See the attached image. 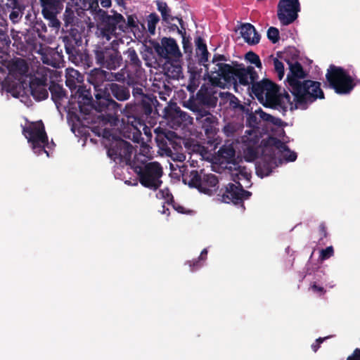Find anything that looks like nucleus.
I'll list each match as a JSON object with an SVG mask.
<instances>
[{
	"mask_svg": "<svg viewBox=\"0 0 360 360\" xmlns=\"http://www.w3.org/2000/svg\"><path fill=\"white\" fill-rule=\"evenodd\" d=\"M186 264L189 265L191 271L193 272L199 269L202 266L203 261L198 258L193 261H188Z\"/></svg>",
	"mask_w": 360,
	"mask_h": 360,
	"instance_id": "5fc2aeb1",
	"label": "nucleus"
},
{
	"mask_svg": "<svg viewBox=\"0 0 360 360\" xmlns=\"http://www.w3.org/2000/svg\"><path fill=\"white\" fill-rule=\"evenodd\" d=\"M201 75L200 72L195 71L194 70H191L190 71V77L188 81V84L187 86V89L191 93H193L200 84V79Z\"/></svg>",
	"mask_w": 360,
	"mask_h": 360,
	"instance_id": "e433bc0d",
	"label": "nucleus"
},
{
	"mask_svg": "<svg viewBox=\"0 0 360 360\" xmlns=\"http://www.w3.org/2000/svg\"><path fill=\"white\" fill-rule=\"evenodd\" d=\"M121 70L115 74V79L117 82H125L129 88L131 87V94L134 101L128 103L121 110V115L127 121L131 120L143 121L150 117L156 103H158L156 96L153 94H146V87L143 84L144 75L125 76Z\"/></svg>",
	"mask_w": 360,
	"mask_h": 360,
	"instance_id": "f03ea898",
	"label": "nucleus"
},
{
	"mask_svg": "<svg viewBox=\"0 0 360 360\" xmlns=\"http://www.w3.org/2000/svg\"><path fill=\"white\" fill-rule=\"evenodd\" d=\"M251 93L264 107L275 109L285 116L286 107L284 106L283 94L279 93V86L269 79L253 82L250 86Z\"/></svg>",
	"mask_w": 360,
	"mask_h": 360,
	"instance_id": "39448f33",
	"label": "nucleus"
},
{
	"mask_svg": "<svg viewBox=\"0 0 360 360\" xmlns=\"http://www.w3.org/2000/svg\"><path fill=\"white\" fill-rule=\"evenodd\" d=\"M232 180L236 184H228L224 188H221L218 196L221 198V201L225 203L233 202L235 205L240 204L243 209L245 208L243 202L245 200L248 199L252 193L243 188V186L240 183L241 176L248 178V174L245 172L240 167L236 173L231 174Z\"/></svg>",
	"mask_w": 360,
	"mask_h": 360,
	"instance_id": "423d86ee",
	"label": "nucleus"
},
{
	"mask_svg": "<svg viewBox=\"0 0 360 360\" xmlns=\"http://www.w3.org/2000/svg\"><path fill=\"white\" fill-rule=\"evenodd\" d=\"M219 96L229 103V108L234 111H239L243 113L248 112L249 109L241 104L238 98L233 94L230 92H220Z\"/></svg>",
	"mask_w": 360,
	"mask_h": 360,
	"instance_id": "2f4dec72",
	"label": "nucleus"
},
{
	"mask_svg": "<svg viewBox=\"0 0 360 360\" xmlns=\"http://www.w3.org/2000/svg\"><path fill=\"white\" fill-rule=\"evenodd\" d=\"M9 82H10V79L8 78H6L3 82H2V88L6 90L7 92H9L11 94H12L13 96H15V85L17 84H12L11 86L9 84Z\"/></svg>",
	"mask_w": 360,
	"mask_h": 360,
	"instance_id": "864d4df0",
	"label": "nucleus"
},
{
	"mask_svg": "<svg viewBox=\"0 0 360 360\" xmlns=\"http://www.w3.org/2000/svg\"><path fill=\"white\" fill-rule=\"evenodd\" d=\"M76 16L75 12L71 8L66 7L65 11L63 13V20L65 23V26L68 27V26H72L75 23V20L76 19Z\"/></svg>",
	"mask_w": 360,
	"mask_h": 360,
	"instance_id": "37998d69",
	"label": "nucleus"
},
{
	"mask_svg": "<svg viewBox=\"0 0 360 360\" xmlns=\"http://www.w3.org/2000/svg\"><path fill=\"white\" fill-rule=\"evenodd\" d=\"M290 92L294 96L293 101H291V96L288 92L284 91L283 95L286 112L288 109L290 111L297 109L307 110L317 99L325 98L321 83L310 79H304L298 84H294L290 88Z\"/></svg>",
	"mask_w": 360,
	"mask_h": 360,
	"instance_id": "7ed1b4c3",
	"label": "nucleus"
},
{
	"mask_svg": "<svg viewBox=\"0 0 360 360\" xmlns=\"http://www.w3.org/2000/svg\"><path fill=\"white\" fill-rule=\"evenodd\" d=\"M256 114H258L260 121L262 120L268 123H270L274 117L273 115L264 112L261 108L256 110Z\"/></svg>",
	"mask_w": 360,
	"mask_h": 360,
	"instance_id": "13d9d810",
	"label": "nucleus"
},
{
	"mask_svg": "<svg viewBox=\"0 0 360 360\" xmlns=\"http://www.w3.org/2000/svg\"><path fill=\"white\" fill-rule=\"evenodd\" d=\"M137 17L135 15H129L127 16V20L124 18V25L122 26V32H126L129 29H138Z\"/></svg>",
	"mask_w": 360,
	"mask_h": 360,
	"instance_id": "ea45409f",
	"label": "nucleus"
},
{
	"mask_svg": "<svg viewBox=\"0 0 360 360\" xmlns=\"http://www.w3.org/2000/svg\"><path fill=\"white\" fill-rule=\"evenodd\" d=\"M217 94V92L213 87L203 84L197 93L196 100L199 104L214 108L216 106L218 101Z\"/></svg>",
	"mask_w": 360,
	"mask_h": 360,
	"instance_id": "4be33fe9",
	"label": "nucleus"
},
{
	"mask_svg": "<svg viewBox=\"0 0 360 360\" xmlns=\"http://www.w3.org/2000/svg\"><path fill=\"white\" fill-rule=\"evenodd\" d=\"M125 56V68L122 69L125 76L144 75L145 71L142 68V62L133 47L124 51Z\"/></svg>",
	"mask_w": 360,
	"mask_h": 360,
	"instance_id": "6ab92c4d",
	"label": "nucleus"
},
{
	"mask_svg": "<svg viewBox=\"0 0 360 360\" xmlns=\"http://www.w3.org/2000/svg\"><path fill=\"white\" fill-rule=\"evenodd\" d=\"M133 152V146L127 141L119 139L111 142L108 149V156L114 161H130Z\"/></svg>",
	"mask_w": 360,
	"mask_h": 360,
	"instance_id": "f3484780",
	"label": "nucleus"
},
{
	"mask_svg": "<svg viewBox=\"0 0 360 360\" xmlns=\"http://www.w3.org/2000/svg\"><path fill=\"white\" fill-rule=\"evenodd\" d=\"M106 74L105 72L98 68H94L91 71L87 77V81L94 86V96L99 92V90H103L105 84L103 82L105 81Z\"/></svg>",
	"mask_w": 360,
	"mask_h": 360,
	"instance_id": "bb28decb",
	"label": "nucleus"
},
{
	"mask_svg": "<svg viewBox=\"0 0 360 360\" xmlns=\"http://www.w3.org/2000/svg\"><path fill=\"white\" fill-rule=\"evenodd\" d=\"M167 117L172 124L173 127H180L186 125L190 119V116L182 111L179 107L172 108L167 112Z\"/></svg>",
	"mask_w": 360,
	"mask_h": 360,
	"instance_id": "cd10ccee",
	"label": "nucleus"
},
{
	"mask_svg": "<svg viewBox=\"0 0 360 360\" xmlns=\"http://www.w3.org/2000/svg\"><path fill=\"white\" fill-rule=\"evenodd\" d=\"M153 48L160 58H165L167 61L179 62L182 57L176 41L172 37L162 38L160 44L155 43Z\"/></svg>",
	"mask_w": 360,
	"mask_h": 360,
	"instance_id": "4468645a",
	"label": "nucleus"
},
{
	"mask_svg": "<svg viewBox=\"0 0 360 360\" xmlns=\"http://www.w3.org/2000/svg\"><path fill=\"white\" fill-rule=\"evenodd\" d=\"M347 360H360V349H356L353 356H350Z\"/></svg>",
	"mask_w": 360,
	"mask_h": 360,
	"instance_id": "338daca9",
	"label": "nucleus"
},
{
	"mask_svg": "<svg viewBox=\"0 0 360 360\" xmlns=\"http://www.w3.org/2000/svg\"><path fill=\"white\" fill-rule=\"evenodd\" d=\"M276 166V160L274 156H265L257 165V174L261 177L267 176Z\"/></svg>",
	"mask_w": 360,
	"mask_h": 360,
	"instance_id": "c756f323",
	"label": "nucleus"
},
{
	"mask_svg": "<svg viewBox=\"0 0 360 360\" xmlns=\"http://www.w3.org/2000/svg\"><path fill=\"white\" fill-rule=\"evenodd\" d=\"M167 195L169 197V200H167L168 203H171L172 205L173 208L175 210H176L178 212L181 213V214H186V213H188L191 212V211L187 212L186 210L185 207H184L183 206L179 205V204L175 203L174 197L172 194H169Z\"/></svg>",
	"mask_w": 360,
	"mask_h": 360,
	"instance_id": "603ef678",
	"label": "nucleus"
},
{
	"mask_svg": "<svg viewBox=\"0 0 360 360\" xmlns=\"http://www.w3.org/2000/svg\"><path fill=\"white\" fill-rule=\"evenodd\" d=\"M223 153L226 155L229 158L234 157L235 155V150L233 148H229L223 150Z\"/></svg>",
	"mask_w": 360,
	"mask_h": 360,
	"instance_id": "774afa93",
	"label": "nucleus"
},
{
	"mask_svg": "<svg viewBox=\"0 0 360 360\" xmlns=\"http://www.w3.org/2000/svg\"><path fill=\"white\" fill-rule=\"evenodd\" d=\"M300 11L299 0H279L277 6V16L283 25L292 23Z\"/></svg>",
	"mask_w": 360,
	"mask_h": 360,
	"instance_id": "2eb2a0df",
	"label": "nucleus"
},
{
	"mask_svg": "<svg viewBox=\"0 0 360 360\" xmlns=\"http://www.w3.org/2000/svg\"><path fill=\"white\" fill-rule=\"evenodd\" d=\"M112 15L105 14L102 16L101 32L108 39L110 35L117 33V30L122 32V26L124 25V17L122 14L112 11Z\"/></svg>",
	"mask_w": 360,
	"mask_h": 360,
	"instance_id": "a211bd4d",
	"label": "nucleus"
},
{
	"mask_svg": "<svg viewBox=\"0 0 360 360\" xmlns=\"http://www.w3.org/2000/svg\"><path fill=\"white\" fill-rule=\"evenodd\" d=\"M156 110H153V113L150 115V117L147 120H136V122L133 120L127 121L124 119V116L122 115L121 122L123 127L121 129V134L122 136L127 139L131 140L134 143H139L143 139L141 137V128L143 129L144 134L147 136L148 139H150L152 137L151 129L150 126H153L156 124Z\"/></svg>",
	"mask_w": 360,
	"mask_h": 360,
	"instance_id": "6e6552de",
	"label": "nucleus"
},
{
	"mask_svg": "<svg viewBox=\"0 0 360 360\" xmlns=\"http://www.w3.org/2000/svg\"><path fill=\"white\" fill-rule=\"evenodd\" d=\"M41 8V14L44 18L49 20V25L58 29L60 22L57 18V15L63 8V0H39Z\"/></svg>",
	"mask_w": 360,
	"mask_h": 360,
	"instance_id": "dca6fc26",
	"label": "nucleus"
},
{
	"mask_svg": "<svg viewBox=\"0 0 360 360\" xmlns=\"http://www.w3.org/2000/svg\"><path fill=\"white\" fill-rule=\"evenodd\" d=\"M215 73L226 82L233 84L236 91H238V83L243 86L252 84L258 79V74L252 66L245 67L243 63H233V65L227 63H217Z\"/></svg>",
	"mask_w": 360,
	"mask_h": 360,
	"instance_id": "20e7f679",
	"label": "nucleus"
},
{
	"mask_svg": "<svg viewBox=\"0 0 360 360\" xmlns=\"http://www.w3.org/2000/svg\"><path fill=\"white\" fill-rule=\"evenodd\" d=\"M63 42L66 53L68 56L72 54L83 47L82 33L77 29L70 28V32L63 37Z\"/></svg>",
	"mask_w": 360,
	"mask_h": 360,
	"instance_id": "412c9836",
	"label": "nucleus"
},
{
	"mask_svg": "<svg viewBox=\"0 0 360 360\" xmlns=\"http://www.w3.org/2000/svg\"><path fill=\"white\" fill-rule=\"evenodd\" d=\"M14 70L18 71L20 75H25L28 71V66L24 59L18 58L13 64Z\"/></svg>",
	"mask_w": 360,
	"mask_h": 360,
	"instance_id": "c03bdc74",
	"label": "nucleus"
},
{
	"mask_svg": "<svg viewBox=\"0 0 360 360\" xmlns=\"http://www.w3.org/2000/svg\"><path fill=\"white\" fill-rule=\"evenodd\" d=\"M319 231L321 236L319 239L320 240H322L324 238H327V236H328L327 227L324 222H322L319 224Z\"/></svg>",
	"mask_w": 360,
	"mask_h": 360,
	"instance_id": "680f3d73",
	"label": "nucleus"
},
{
	"mask_svg": "<svg viewBox=\"0 0 360 360\" xmlns=\"http://www.w3.org/2000/svg\"><path fill=\"white\" fill-rule=\"evenodd\" d=\"M47 79L46 77H34L30 82V90L32 97L38 101L48 98Z\"/></svg>",
	"mask_w": 360,
	"mask_h": 360,
	"instance_id": "5701e85b",
	"label": "nucleus"
},
{
	"mask_svg": "<svg viewBox=\"0 0 360 360\" xmlns=\"http://www.w3.org/2000/svg\"><path fill=\"white\" fill-rule=\"evenodd\" d=\"M160 21L158 15L155 13H152L147 17V26L148 30L151 34L155 32L156 25Z\"/></svg>",
	"mask_w": 360,
	"mask_h": 360,
	"instance_id": "a19ab883",
	"label": "nucleus"
},
{
	"mask_svg": "<svg viewBox=\"0 0 360 360\" xmlns=\"http://www.w3.org/2000/svg\"><path fill=\"white\" fill-rule=\"evenodd\" d=\"M158 10L160 12L162 20L169 23L170 21L176 19L178 20L179 17H174L171 15V9L168 7L166 2L157 0L155 1Z\"/></svg>",
	"mask_w": 360,
	"mask_h": 360,
	"instance_id": "c9c22d12",
	"label": "nucleus"
},
{
	"mask_svg": "<svg viewBox=\"0 0 360 360\" xmlns=\"http://www.w3.org/2000/svg\"><path fill=\"white\" fill-rule=\"evenodd\" d=\"M167 74L169 77L178 79L181 77L182 74L181 65L178 63V62L175 63L174 64H170V65L167 68Z\"/></svg>",
	"mask_w": 360,
	"mask_h": 360,
	"instance_id": "58836bf2",
	"label": "nucleus"
},
{
	"mask_svg": "<svg viewBox=\"0 0 360 360\" xmlns=\"http://www.w3.org/2000/svg\"><path fill=\"white\" fill-rule=\"evenodd\" d=\"M22 133L32 144L35 153L41 154L44 152L49 156V152L45 149V146H49L48 136L41 120L32 122L29 126L23 127Z\"/></svg>",
	"mask_w": 360,
	"mask_h": 360,
	"instance_id": "9b49d317",
	"label": "nucleus"
},
{
	"mask_svg": "<svg viewBox=\"0 0 360 360\" xmlns=\"http://www.w3.org/2000/svg\"><path fill=\"white\" fill-rule=\"evenodd\" d=\"M287 62L290 66V71L286 79L290 88H291L294 86V84L302 82L306 77L307 74L299 62L296 61L294 63H290V60H287Z\"/></svg>",
	"mask_w": 360,
	"mask_h": 360,
	"instance_id": "b1692460",
	"label": "nucleus"
},
{
	"mask_svg": "<svg viewBox=\"0 0 360 360\" xmlns=\"http://www.w3.org/2000/svg\"><path fill=\"white\" fill-rule=\"evenodd\" d=\"M240 30L242 37L248 44L255 45L259 42L260 35L252 24L245 23L241 25Z\"/></svg>",
	"mask_w": 360,
	"mask_h": 360,
	"instance_id": "c85d7f7f",
	"label": "nucleus"
},
{
	"mask_svg": "<svg viewBox=\"0 0 360 360\" xmlns=\"http://www.w3.org/2000/svg\"><path fill=\"white\" fill-rule=\"evenodd\" d=\"M334 255V250L333 246L327 247L325 249H322L320 252V256L319 258L321 260H326L333 256Z\"/></svg>",
	"mask_w": 360,
	"mask_h": 360,
	"instance_id": "3c124183",
	"label": "nucleus"
},
{
	"mask_svg": "<svg viewBox=\"0 0 360 360\" xmlns=\"http://www.w3.org/2000/svg\"><path fill=\"white\" fill-rule=\"evenodd\" d=\"M274 65L276 72L279 79H282L284 77V65L283 63L278 58L274 59Z\"/></svg>",
	"mask_w": 360,
	"mask_h": 360,
	"instance_id": "8fccbe9b",
	"label": "nucleus"
},
{
	"mask_svg": "<svg viewBox=\"0 0 360 360\" xmlns=\"http://www.w3.org/2000/svg\"><path fill=\"white\" fill-rule=\"evenodd\" d=\"M117 44L113 40L110 46L97 45L94 49L96 63L108 70H116L122 63V57L115 46Z\"/></svg>",
	"mask_w": 360,
	"mask_h": 360,
	"instance_id": "9d476101",
	"label": "nucleus"
},
{
	"mask_svg": "<svg viewBox=\"0 0 360 360\" xmlns=\"http://www.w3.org/2000/svg\"><path fill=\"white\" fill-rule=\"evenodd\" d=\"M155 132L157 146L166 155L172 157L181 148V143L174 131H165L158 127L155 129Z\"/></svg>",
	"mask_w": 360,
	"mask_h": 360,
	"instance_id": "f8f14e48",
	"label": "nucleus"
},
{
	"mask_svg": "<svg viewBox=\"0 0 360 360\" xmlns=\"http://www.w3.org/2000/svg\"><path fill=\"white\" fill-rule=\"evenodd\" d=\"M50 91L51 99L56 105V108H59L62 105V103L65 99H67V94L65 90L58 84L52 82L49 86Z\"/></svg>",
	"mask_w": 360,
	"mask_h": 360,
	"instance_id": "7c9ffc66",
	"label": "nucleus"
},
{
	"mask_svg": "<svg viewBox=\"0 0 360 360\" xmlns=\"http://www.w3.org/2000/svg\"><path fill=\"white\" fill-rule=\"evenodd\" d=\"M311 290L313 292L316 293H319L320 295H323L326 292V290L324 288L321 286L317 285L316 283H313L311 286Z\"/></svg>",
	"mask_w": 360,
	"mask_h": 360,
	"instance_id": "0e129e2a",
	"label": "nucleus"
},
{
	"mask_svg": "<svg viewBox=\"0 0 360 360\" xmlns=\"http://www.w3.org/2000/svg\"><path fill=\"white\" fill-rule=\"evenodd\" d=\"M32 29L39 38L44 39L46 37L45 33L47 32V27L41 20H36L33 22Z\"/></svg>",
	"mask_w": 360,
	"mask_h": 360,
	"instance_id": "4c0bfd02",
	"label": "nucleus"
},
{
	"mask_svg": "<svg viewBox=\"0 0 360 360\" xmlns=\"http://www.w3.org/2000/svg\"><path fill=\"white\" fill-rule=\"evenodd\" d=\"M248 115L247 117V125H248L250 127H257L260 124V119L259 117H258V114H256V111L255 113L250 112L247 113Z\"/></svg>",
	"mask_w": 360,
	"mask_h": 360,
	"instance_id": "de8ad7c7",
	"label": "nucleus"
},
{
	"mask_svg": "<svg viewBox=\"0 0 360 360\" xmlns=\"http://www.w3.org/2000/svg\"><path fill=\"white\" fill-rule=\"evenodd\" d=\"M219 180L213 174H202L200 187L198 191L205 194L211 195L218 189Z\"/></svg>",
	"mask_w": 360,
	"mask_h": 360,
	"instance_id": "a878e982",
	"label": "nucleus"
},
{
	"mask_svg": "<svg viewBox=\"0 0 360 360\" xmlns=\"http://www.w3.org/2000/svg\"><path fill=\"white\" fill-rule=\"evenodd\" d=\"M267 143L269 146L274 147L281 152L288 150V146L278 138L269 137Z\"/></svg>",
	"mask_w": 360,
	"mask_h": 360,
	"instance_id": "a18cd8bd",
	"label": "nucleus"
},
{
	"mask_svg": "<svg viewBox=\"0 0 360 360\" xmlns=\"http://www.w3.org/2000/svg\"><path fill=\"white\" fill-rule=\"evenodd\" d=\"M178 21L179 22L180 26L184 30H181L179 32V34L182 37V45L183 49L185 53L188 55L191 54L193 52V45L191 43V37L188 34H186V28L184 27V22L182 18H178Z\"/></svg>",
	"mask_w": 360,
	"mask_h": 360,
	"instance_id": "f704fd0d",
	"label": "nucleus"
},
{
	"mask_svg": "<svg viewBox=\"0 0 360 360\" xmlns=\"http://www.w3.org/2000/svg\"><path fill=\"white\" fill-rule=\"evenodd\" d=\"M11 40L5 34H0V49L3 51L5 49H7L9 47L11 44Z\"/></svg>",
	"mask_w": 360,
	"mask_h": 360,
	"instance_id": "6e6d98bb",
	"label": "nucleus"
},
{
	"mask_svg": "<svg viewBox=\"0 0 360 360\" xmlns=\"http://www.w3.org/2000/svg\"><path fill=\"white\" fill-rule=\"evenodd\" d=\"M1 1L4 2V0H1ZM20 6L22 5L20 4V0H6L4 4L5 11H10L11 8Z\"/></svg>",
	"mask_w": 360,
	"mask_h": 360,
	"instance_id": "4d7b16f0",
	"label": "nucleus"
},
{
	"mask_svg": "<svg viewBox=\"0 0 360 360\" xmlns=\"http://www.w3.org/2000/svg\"><path fill=\"white\" fill-rule=\"evenodd\" d=\"M226 57L224 56V55H221V54H214V56H213V58H212V63H217L215 65H217V63H219V61H226ZM215 68H217V66L215 65L214 67V70L213 71V72H215Z\"/></svg>",
	"mask_w": 360,
	"mask_h": 360,
	"instance_id": "e2e57ef3",
	"label": "nucleus"
},
{
	"mask_svg": "<svg viewBox=\"0 0 360 360\" xmlns=\"http://www.w3.org/2000/svg\"><path fill=\"white\" fill-rule=\"evenodd\" d=\"M81 75L77 70L74 69H68L66 74L65 84L72 91V97L68 101L69 111L74 112V110H79L77 98H75V94L80 86L83 85H77V83L81 82Z\"/></svg>",
	"mask_w": 360,
	"mask_h": 360,
	"instance_id": "aec40b11",
	"label": "nucleus"
},
{
	"mask_svg": "<svg viewBox=\"0 0 360 360\" xmlns=\"http://www.w3.org/2000/svg\"><path fill=\"white\" fill-rule=\"evenodd\" d=\"M267 38L273 44H276L280 39L279 31L276 27H270L267 30Z\"/></svg>",
	"mask_w": 360,
	"mask_h": 360,
	"instance_id": "09e8293b",
	"label": "nucleus"
},
{
	"mask_svg": "<svg viewBox=\"0 0 360 360\" xmlns=\"http://www.w3.org/2000/svg\"><path fill=\"white\" fill-rule=\"evenodd\" d=\"M202 172H199L197 170H191V172H186L183 174L182 178L184 184H188L191 188H195L198 190L200 187L201 179Z\"/></svg>",
	"mask_w": 360,
	"mask_h": 360,
	"instance_id": "72a5a7b5",
	"label": "nucleus"
},
{
	"mask_svg": "<svg viewBox=\"0 0 360 360\" xmlns=\"http://www.w3.org/2000/svg\"><path fill=\"white\" fill-rule=\"evenodd\" d=\"M196 46V54L198 57V62L200 65H204L207 68L206 63L208 61L209 52L207 51V45L204 42V39L201 37H198L195 40Z\"/></svg>",
	"mask_w": 360,
	"mask_h": 360,
	"instance_id": "473e14b6",
	"label": "nucleus"
},
{
	"mask_svg": "<svg viewBox=\"0 0 360 360\" xmlns=\"http://www.w3.org/2000/svg\"><path fill=\"white\" fill-rule=\"evenodd\" d=\"M69 60L77 66H80L84 69L93 66V59L86 49L82 47L75 53L68 56Z\"/></svg>",
	"mask_w": 360,
	"mask_h": 360,
	"instance_id": "393cba45",
	"label": "nucleus"
},
{
	"mask_svg": "<svg viewBox=\"0 0 360 360\" xmlns=\"http://www.w3.org/2000/svg\"><path fill=\"white\" fill-rule=\"evenodd\" d=\"M187 107L196 112V120L201 124L202 129L207 136L216 134L217 118L215 116L197 105L195 101L189 100Z\"/></svg>",
	"mask_w": 360,
	"mask_h": 360,
	"instance_id": "ddd939ff",
	"label": "nucleus"
},
{
	"mask_svg": "<svg viewBox=\"0 0 360 360\" xmlns=\"http://www.w3.org/2000/svg\"><path fill=\"white\" fill-rule=\"evenodd\" d=\"M24 7L23 6L11 8L10 11H6L9 13V18L13 22H18L22 18L23 14Z\"/></svg>",
	"mask_w": 360,
	"mask_h": 360,
	"instance_id": "79ce46f5",
	"label": "nucleus"
},
{
	"mask_svg": "<svg viewBox=\"0 0 360 360\" xmlns=\"http://www.w3.org/2000/svg\"><path fill=\"white\" fill-rule=\"evenodd\" d=\"M133 168L143 186L153 191H156L161 186L163 168L159 162L134 163Z\"/></svg>",
	"mask_w": 360,
	"mask_h": 360,
	"instance_id": "0eeeda50",
	"label": "nucleus"
},
{
	"mask_svg": "<svg viewBox=\"0 0 360 360\" xmlns=\"http://www.w3.org/2000/svg\"><path fill=\"white\" fill-rule=\"evenodd\" d=\"M246 159L248 161L254 160L257 158V153L252 148H248L245 153Z\"/></svg>",
	"mask_w": 360,
	"mask_h": 360,
	"instance_id": "bf43d9fd",
	"label": "nucleus"
},
{
	"mask_svg": "<svg viewBox=\"0 0 360 360\" xmlns=\"http://www.w3.org/2000/svg\"><path fill=\"white\" fill-rule=\"evenodd\" d=\"M326 77L329 86L338 94H347L355 86L352 77L341 67L330 65Z\"/></svg>",
	"mask_w": 360,
	"mask_h": 360,
	"instance_id": "1a4fd4ad",
	"label": "nucleus"
},
{
	"mask_svg": "<svg viewBox=\"0 0 360 360\" xmlns=\"http://www.w3.org/2000/svg\"><path fill=\"white\" fill-rule=\"evenodd\" d=\"M245 58L250 62L251 64H254L257 68H262V62L257 54H256L253 51H248L245 56Z\"/></svg>",
	"mask_w": 360,
	"mask_h": 360,
	"instance_id": "49530a36",
	"label": "nucleus"
},
{
	"mask_svg": "<svg viewBox=\"0 0 360 360\" xmlns=\"http://www.w3.org/2000/svg\"><path fill=\"white\" fill-rule=\"evenodd\" d=\"M270 123L277 127H283L285 125V124L281 119L276 117L274 116L273 117V119L272 120H271Z\"/></svg>",
	"mask_w": 360,
	"mask_h": 360,
	"instance_id": "69168bd1",
	"label": "nucleus"
},
{
	"mask_svg": "<svg viewBox=\"0 0 360 360\" xmlns=\"http://www.w3.org/2000/svg\"><path fill=\"white\" fill-rule=\"evenodd\" d=\"M131 93L128 85L124 83L110 82L106 84L103 90H99L93 99L91 91L86 86H80L75 94L77 98L79 111L88 115L92 110L102 114V120L111 126H117L120 122L118 112L122 110V104L114 100L123 102L128 101Z\"/></svg>",
	"mask_w": 360,
	"mask_h": 360,
	"instance_id": "f257e3e1",
	"label": "nucleus"
},
{
	"mask_svg": "<svg viewBox=\"0 0 360 360\" xmlns=\"http://www.w3.org/2000/svg\"><path fill=\"white\" fill-rule=\"evenodd\" d=\"M283 152H286L287 153L284 155V158L288 162H293L297 159V153L294 151H291L288 148V150H283Z\"/></svg>",
	"mask_w": 360,
	"mask_h": 360,
	"instance_id": "052dcab7",
	"label": "nucleus"
}]
</instances>
